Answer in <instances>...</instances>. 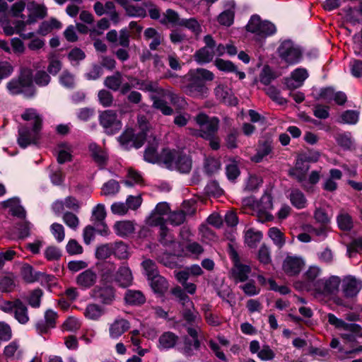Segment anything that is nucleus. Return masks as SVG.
Segmentation results:
<instances>
[{
  "instance_id": "nucleus-26",
  "label": "nucleus",
  "mask_w": 362,
  "mask_h": 362,
  "mask_svg": "<svg viewBox=\"0 0 362 362\" xmlns=\"http://www.w3.org/2000/svg\"><path fill=\"white\" fill-rule=\"evenodd\" d=\"M130 328V323L128 320L117 317L109 327V334L111 338L117 339Z\"/></svg>"
},
{
  "instance_id": "nucleus-16",
  "label": "nucleus",
  "mask_w": 362,
  "mask_h": 362,
  "mask_svg": "<svg viewBox=\"0 0 362 362\" xmlns=\"http://www.w3.org/2000/svg\"><path fill=\"white\" fill-rule=\"evenodd\" d=\"M106 211L105 206L98 204L94 207L92 211V221L96 227V230L103 235H107L109 233V229L105 222Z\"/></svg>"
},
{
  "instance_id": "nucleus-64",
  "label": "nucleus",
  "mask_w": 362,
  "mask_h": 362,
  "mask_svg": "<svg viewBox=\"0 0 362 362\" xmlns=\"http://www.w3.org/2000/svg\"><path fill=\"white\" fill-rule=\"evenodd\" d=\"M206 194L209 196L220 197L223 194V189L220 187L218 183L215 180L208 182L204 188Z\"/></svg>"
},
{
  "instance_id": "nucleus-35",
  "label": "nucleus",
  "mask_w": 362,
  "mask_h": 362,
  "mask_svg": "<svg viewBox=\"0 0 362 362\" xmlns=\"http://www.w3.org/2000/svg\"><path fill=\"white\" fill-rule=\"evenodd\" d=\"M124 300L128 305L136 306L144 304L146 298L141 291L129 289L125 293Z\"/></svg>"
},
{
  "instance_id": "nucleus-48",
  "label": "nucleus",
  "mask_w": 362,
  "mask_h": 362,
  "mask_svg": "<svg viewBox=\"0 0 362 362\" xmlns=\"http://www.w3.org/2000/svg\"><path fill=\"white\" fill-rule=\"evenodd\" d=\"M51 81L49 74L43 70L36 71L33 76V83L39 87H45L49 85Z\"/></svg>"
},
{
  "instance_id": "nucleus-32",
  "label": "nucleus",
  "mask_w": 362,
  "mask_h": 362,
  "mask_svg": "<svg viewBox=\"0 0 362 362\" xmlns=\"http://www.w3.org/2000/svg\"><path fill=\"white\" fill-rule=\"evenodd\" d=\"M3 30L7 36L13 35L16 33L24 39H30L33 37V32H26L27 24H15L16 26L13 27L10 24H3Z\"/></svg>"
},
{
  "instance_id": "nucleus-18",
  "label": "nucleus",
  "mask_w": 362,
  "mask_h": 362,
  "mask_svg": "<svg viewBox=\"0 0 362 362\" xmlns=\"http://www.w3.org/2000/svg\"><path fill=\"white\" fill-rule=\"evenodd\" d=\"M184 91L189 96L198 98L204 96L208 92V88L204 81H199L190 75L189 81L185 86Z\"/></svg>"
},
{
  "instance_id": "nucleus-47",
  "label": "nucleus",
  "mask_w": 362,
  "mask_h": 362,
  "mask_svg": "<svg viewBox=\"0 0 362 362\" xmlns=\"http://www.w3.org/2000/svg\"><path fill=\"white\" fill-rule=\"evenodd\" d=\"M101 194L104 196H114L119 192L120 186L115 180H110L102 187Z\"/></svg>"
},
{
  "instance_id": "nucleus-43",
  "label": "nucleus",
  "mask_w": 362,
  "mask_h": 362,
  "mask_svg": "<svg viewBox=\"0 0 362 362\" xmlns=\"http://www.w3.org/2000/svg\"><path fill=\"white\" fill-rule=\"evenodd\" d=\"M104 6L105 9V14L108 16L109 18H103L97 23H110V21H112V23H118L119 14L116 11L114 2L110 1H107Z\"/></svg>"
},
{
  "instance_id": "nucleus-36",
  "label": "nucleus",
  "mask_w": 362,
  "mask_h": 362,
  "mask_svg": "<svg viewBox=\"0 0 362 362\" xmlns=\"http://www.w3.org/2000/svg\"><path fill=\"white\" fill-rule=\"evenodd\" d=\"M159 23H198V21L194 18L181 19L177 12L171 8H168L165 13H163V18Z\"/></svg>"
},
{
  "instance_id": "nucleus-46",
  "label": "nucleus",
  "mask_w": 362,
  "mask_h": 362,
  "mask_svg": "<svg viewBox=\"0 0 362 362\" xmlns=\"http://www.w3.org/2000/svg\"><path fill=\"white\" fill-rule=\"evenodd\" d=\"M262 238V233L260 231L250 228L245 232V242L250 247H255Z\"/></svg>"
},
{
  "instance_id": "nucleus-17",
  "label": "nucleus",
  "mask_w": 362,
  "mask_h": 362,
  "mask_svg": "<svg viewBox=\"0 0 362 362\" xmlns=\"http://www.w3.org/2000/svg\"><path fill=\"white\" fill-rule=\"evenodd\" d=\"M21 275L23 279L27 283H33L38 281H52L53 276L46 274L44 272H36L33 267L28 264H23L21 268Z\"/></svg>"
},
{
  "instance_id": "nucleus-63",
  "label": "nucleus",
  "mask_w": 362,
  "mask_h": 362,
  "mask_svg": "<svg viewBox=\"0 0 362 362\" xmlns=\"http://www.w3.org/2000/svg\"><path fill=\"white\" fill-rule=\"evenodd\" d=\"M42 294V291L40 288L32 291L28 297V304L33 308H39L40 306Z\"/></svg>"
},
{
  "instance_id": "nucleus-3",
  "label": "nucleus",
  "mask_w": 362,
  "mask_h": 362,
  "mask_svg": "<svg viewBox=\"0 0 362 362\" xmlns=\"http://www.w3.org/2000/svg\"><path fill=\"white\" fill-rule=\"evenodd\" d=\"M129 80L135 81L137 85H139V90L152 93H156L160 97H167L173 105L182 106L185 103L182 97L172 92L169 89H165L159 86L157 81L148 79L141 80L136 77L129 76Z\"/></svg>"
},
{
  "instance_id": "nucleus-21",
  "label": "nucleus",
  "mask_w": 362,
  "mask_h": 362,
  "mask_svg": "<svg viewBox=\"0 0 362 362\" xmlns=\"http://www.w3.org/2000/svg\"><path fill=\"white\" fill-rule=\"evenodd\" d=\"M88 148L95 163L100 169L105 168L109 159L107 151L95 143L90 144Z\"/></svg>"
},
{
  "instance_id": "nucleus-8",
  "label": "nucleus",
  "mask_w": 362,
  "mask_h": 362,
  "mask_svg": "<svg viewBox=\"0 0 362 362\" xmlns=\"http://www.w3.org/2000/svg\"><path fill=\"white\" fill-rule=\"evenodd\" d=\"M0 310L6 313L13 314L14 318L21 325H25L30 320L28 307L19 298L4 300L0 305Z\"/></svg>"
},
{
  "instance_id": "nucleus-58",
  "label": "nucleus",
  "mask_w": 362,
  "mask_h": 362,
  "mask_svg": "<svg viewBox=\"0 0 362 362\" xmlns=\"http://www.w3.org/2000/svg\"><path fill=\"white\" fill-rule=\"evenodd\" d=\"M16 362H42L41 358L30 353H25L23 351H18L16 358Z\"/></svg>"
},
{
  "instance_id": "nucleus-9",
  "label": "nucleus",
  "mask_w": 362,
  "mask_h": 362,
  "mask_svg": "<svg viewBox=\"0 0 362 362\" xmlns=\"http://www.w3.org/2000/svg\"><path fill=\"white\" fill-rule=\"evenodd\" d=\"M341 281L337 276L318 279L314 284L313 292L315 296H330L336 294Z\"/></svg>"
},
{
  "instance_id": "nucleus-54",
  "label": "nucleus",
  "mask_w": 362,
  "mask_h": 362,
  "mask_svg": "<svg viewBox=\"0 0 362 362\" xmlns=\"http://www.w3.org/2000/svg\"><path fill=\"white\" fill-rule=\"evenodd\" d=\"M221 167L220 161L214 158V157H208L205 159L204 161V170L208 175H212L216 173Z\"/></svg>"
},
{
  "instance_id": "nucleus-10",
  "label": "nucleus",
  "mask_w": 362,
  "mask_h": 362,
  "mask_svg": "<svg viewBox=\"0 0 362 362\" xmlns=\"http://www.w3.org/2000/svg\"><path fill=\"white\" fill-rule=\"evenodd\" d=\"M194 120L199 127V135L204 139H211L215 136L218 129L219 119L216 117H209L204 113L198 114Z\"/></svg>"
},
{
  "instance_id": "nucleus-56",
  "label": "nucleus",
  "mask_w": 362,
  "mask_h": 362,
  "mask_svg": "<svg viewBox=\"0 0 362 362\" xmlns=\"http://www.w3.org/2000/svg\"><path fill=\"white\" fill-rule=\"evenodd\" d=\"M334 138L337 144L344 149H349L352 146L350 133H339L336 134Z\"/></svg>"
},
{
  "instance_id": "nucleus-44",
  "label": "nucleus",
  "mask_w": 362,
  "mask_h": 362,
  "mask_svg": "<svg viewBox=\"0 0 362 362\" xmlns=\"http://www.w3.org/2000/svg\"><path fill=\"white\" fill-rule=\"evenodd\" d=\"M104 313L105 311L100 305L96 303H90L85 309L84 315L89 320H98Z\"/></svg>"
},
{
  "instance_id": "nucleus-33",
  "label": "nucleus",
  "mask_w": 362,
  "mask_h": 362,
  "mask_svg": "<svg viewBox=\"0 0 362 362\" xmlns=\"http://www.w3.org/2000/svg\"><path fill=\"white\" fill-rule=\"evenodd\" d=\"M113 229L117 235L124 238L134 233L135 226L132 221H120L114 224Z\"/></svg>"
},
{
  "instance_id": "nucleus-31",
  "label": "nucleus",
  "mask_w": 362,
  "mask_h": 362,
  "mask_svg": "<svg viewBox=\"0 0 362 362\" xmlns=\"http://www.w3.org/2000/svg\"><path fill=\"white\" fill-rule=\"evenodd\" d=\"M165 148H163L160 153L157 151V147L153 145L148 146L144 151V160L151 163H158L164 166V160L163 155Z\"/></svg>"
},
{
  "instance_id": "nucleus-38",
  "label": "nucleus",
  "mask_w": 362,
  "mask_h": 362,
  "mask_svg": "<svg viewBox=\"0 0 362 362\" xmlns=\"http://www.w3.org/2000/svg\"><path fill=\"white\" fill-rule=\"evenodd\" d=\"M272 148L273 147L270 141H264L259 142L257 153L251 157V160L255 163L261 162L265 156H268L272 152Z\"/></svg>"
},
{
  "instance_id": "nucleus-29",
  "label": "nucleus",
  "mask_w": 362,
  "mask_h": 362,
  "mask_svg": "<svg viewBox=\"0 0 362 362\" xmlns=\"http://www.w3.org/2000/svg\"><path fill=\"white\" fill-rule=\"evenodd\" d=\"M322 270L319 267L310 266L303 274V284L310 291L314 290V284L318 280L317 278L321 274Z\"/></svg>"
},
{
  "instance_id": "nucleus-53",
  "label": "nucleus",
  "mask_w": 362,
  "mask_h": 362,
  "mask_svg": "<svg viewBox=\"0 0 362 362\" xmlns=\"http://www.w3.org/2000/svg\"><path fill=\"white\" fill-rule=\"evenodd\" d=\"M141 266L145 271L148 279L159 274L156 264L150 259L144 260L141 263Z\"/></svg>"
},
{
  "instance_id": "nucleus-25",
  "label": "nucleus",
  "mask_w": 362,
  "mask_h": 362,
  "mask_svg": "<svg viewBox=\"0 0 362 362\" xmlns=\"http://www.w3.org/2000/svg\"><path fill=\"white\" fill-rule=\"evenodd\" d=\"M259 218L261 219V221H271L273 218L272 214L267 212H263V211H267V210H270L273 208L272 203V197L270 193L266 192L261 197L259 204Z\"/></svg>"
},
{
  "instance_id": "nucleus-4",
  "label": "nucleus",
  "mask_w": 362,
  "mask_h": 362,
  "mask_svg": "<svg viewBox=\"0 0 362 362\" xmlns=\"http://www.w3.org/2000/svg\"><path fill=\"white\" fill-rule=\"evenodd\" d=\"M6 87L11 94H23L28 98L33 97L37 92L35 86L33 83V76L30 70L21 72L18 78L10 81Z\"/></svg>"
},
{
  "instance_id": "nucleus-51",
  "label": "nucleus",
  "mask_w": 362,
  "mask_h": 362,
  "mask_svg": "<svg viewBox=\"0 0 362 362\" xmlns=\"http://www.w3.org/2000/svg\"><path fill=\"white\" fill-rule=\"evenodd\" d=\"M304 231L310 233L311 235H315L319 240H323L327 237V227L321 226L318 228H315L312 225L307 224L303 226Z\"/></svg>"
},
{
  "instance_id": "nucleus-28",
  "label": "nucleus",
  "mask_w": 362,
  "mask_h": 362,
  "mask_svg": "<svg viewBox=\"0 0 362 362\" xmlns=\"http://www.w3.org/2000/svg\"><path fill=\"white\" fill-rule=\"evenodd\" d=\"M57 314L52 310H47L45 313V320L39 321L36 324V328L38 332L47 333L51 328L55 327Z\"/></svg>"
},
{
  "instance_id": "nucleus-2",
  "label": "nucleus",
  "mask_w": 362,
  "mask_h": 362,
  "mask_svg": "<svg viewBox=\"0 0 362 362\" xmlns=\"http://www.w3.org/2000/svg\"><path fill=\"white\" fill-rule=\"evenodd\" d=\"M164 167L180 173H189L192 167L191 158L182 151L166 148L163 153Z\"/></svg>"
},
{
  "instance_id": "nucleus-61",
  "label": "nucleus",
  "mask_w": 362,
  "mask_h": 362,
  "mask_svg": "<svg viewBox=\"0 0 362 362\" xmlns=\"http://www.w3.org/2000/svg\"><path fill=\"white\" fill-rule=\"evenodd\" d=\"M276 78V76L274 72L269 66H266L263 68L259 75V81L262 84L267 86Z\"/></svg>"
},
{
  "instance_id": "nucleus-37",
  "label": "nucleus",
  "mask_w": 362,
  "mask_h": 362,
  "mask_svg": "<svg viewBox=\"0 0 362 362\" xmlns=\"http://www.w3.org/2000/svg\"><path fill=\"white\" fill-rule=\"evenodd\" d=\"M291 204L298 209H302L307 206V199L304 194L298 189H291L289 196Z\"/></svg>"
},
{
  "instance_id": "nucleus-52",
  "label": "nucleus",
  "mask_w": 362,
  "mask_h": 362,
  "mask_svg": "<svg viewBox=\"0 0 362 362\" xmlns=\"http://www.w3.org/2000/svg\"><path fill=\"white\" fill-rule=\"evenodd\" d=\"M337 223L339 228L343 230H349L353 226L351 216L344 211H341L338 215Z\"/></svg>"
},
{
  "instance_id": "nucleus-14",
  "label": "nucleus",
  "mask_w": 362,
  "mask_h": 362,
  "mask_svg": "<svg viewBox=\"0 0 362 362\" xmlns=\"http://www.w3.org/2000/svg\"><path fill=\"white\" fill-rule=\"evenodd\" d=\"M91 296L103 305H111L115 300V289L111 286H95L91 291Z\"/></svg>"
},
{
  "instance_id": "nucleus-50",
  "label": "nucleus",
  "mask_w": 362,
  "mask_h": 362,
  "mask_svg": "<svg viewBox=\"0 0 362 362\" xmlns=\"http://www.w3.org/2000/svg\"><path fill=\"white\" fill-rule=\"evenodd\" d=\"M214 93L216 97V98L223 103H231L230 101V89L223 85H218L215 89H214Z\"/></svg>"
},
{
  "instance_id": "nucleus-24",
  "label": "nucleus",
  "mask_w": 362,
  "mask_h": 362,
  "mask_svg": "<svg viewBox=\"0 0 362 362\" xmlns=\"http://www.w3.org/2000/svg\"><path fill=\"white\" fill-rule=\"evenodd\" d=\"M245 28L259 37H266L276 31L274 24H246Z\"/></svg>"
},
{
  "instance_id": "nucleus-59",
  "label": "nucleus",
  "mask_w": 362,
  "mask_h": 362,
  "mask_svg": "<svg viewBox=\"0 0 362 362\" xmlns=\"http://www.w3.org/2000/svg\"><path fill=\"white\" fill-rule=\"evenodd\" d=\"M268 234L274 243L279 247H281L285 244L284 234L277 228H271L269 230Z\"/></svg>"
},
{
  "instance_id": "nucleus-5",
  "label": "nucleus",
  "mask_w": 362,
  "mask_h": 362,
  "mask_svg": "<svg viewBox=\"0 0 362 362\" xmlns=\"http://www.w3.org/2000/svg\"><path fill=\"white\" fill-rule=\"evenodd\" d=\"M139 123L141 132L135 134L133 129L128 128L117 138V141L124 148L128 149L131 147L139 148L144 144L146 138L147 123L144 120V117L139 119Z\"/></svg>"
},
{
  "instance_id": "nucleus-15",
  "label": "nucleus",
  "mask_w": 362,
  "mask_h": 362,
  "mask_svg": "<svg viewBox=\"0 0 362 362\" xmlns=\"http://www.w3.org/2000/svg\"><path fill=\"white\" fill-rule=\"evenodd\" d=\"M28 11V20H18L14 23H36L42 20L47 16V9L45 5H40L35 1L29 2L26 6Z\"/></svg>"
},
{
  "instance_id": "nucleus-62",
  "label": "nucleus",
  "mask_w": 362,
  "mask_h": 362,
  "mask_svg": "<svg viewBox=\"0 0 362 362\" xmlns=\"http://www.w3.org/2000/svg\"><path fill=\"white\" fill-rule=\"evenodd\" d=\"M185 213L182 210H179L171 212L168 216V221L171 225L180 226L185 222Z\"/></svg>"
},
{
  "instance_id": "nucleus-45",
  "label": "nucleus",
  "mask_w": 362,
  "mask_h": 362,
  "mask_svg": "<svg viewBox=\"0 0 362 362\" xmlns=\"http://www.w3.org/2000/svg\"><path fill=\"white\" fill-rule=\"evenodd\" d=\"M182 315L183 319L189 324L194 323L199 317L198 311L195 309L194 305L192 307L189 305L182 306Z\"/></svg>"
},
{
  "instance_id": "nucleus-41",
  "label": "nucleus",
  "mask_w": 362,
  "mask_h": 362,
  "mask_svg": "<svg viewBox=\"0 0 362 362\" xmlns=\"http://www.w3.org/2000/svg\"><path fill=\"white\" fill-rule=\"evenodd\" d=\"M25 8V3L23 1H19L13 4L10 9L8 8V11L5 13V16H2L1 19H0V23H10L8 20L6 19L8 16L13 17H23V15H21L22 11Z\"/></svg>"
},
{
  "instance_id": "nucleus-57",
  "label": "nucleus",
  "mask_w": 362,
  "mask_h": 362,
  "mask_svg": "<svg viewBox=\"0 0 362 362\" xmlns=\"http://www.w3.org/2000/svg\"><path fill=\"white\" fill-rule=\"evenodd\" d=\"M265 92L272 100L276 102L279 105H284L287 103L286 100L281 96L280 91L273 86L265 88Z\"/></svg>"
},
{
  "instance_id": "nucleus-49",
  "label": "nucleus",
  "mask_w": 362,
  "mask_h": 362,
  "mask_svg": "<svg viewBox=\"0 0 362 362\" xmlns=\"http://www.w3.org/2000/svg\"><path fill=\"white\" fill-rule=\"evenodd\" d=\"M113 254L119 259H127L129 258V252L128 246L122 241L113 243Z\"/></svg>"
},
{
  "instance_id": "nucleus-55",
  "label": "nucleus",
  "mask_w": 362,
  "mask_h": 362,
  "mask_svg": "<svg viewBox=\"0 0 362 362\" xmlns=\"http://www.w3.org/2000/svg\"><path fill=\"white\" fill-rule=\"evenodd\" d=\"M113 244L107 243L97 247L95 256L98 259H105L113 254Z\"/></svg>"
},
{
  "instance_id": "nucleus-13",
  "label": "nucleus",
  "mask_w": 362,
  "mask_h": 362,
  "mask_svg": "<svg viewBox=\"0 0 362 362\" xmlns=\"http://www.w3.org/2000/svg\"><path fill=\"white\" fill-rule=\"evenodd\" d=\"M204 41L206 46L197 50L194 54V59L199 64L209 63L213 60L214 57L216 42L214 38L210 35H207L204 37Z\"/></svg>"
},
{
  "instance_id": "nucleus-27",
  "label": "nucleus",
  "mask_w": 362,
  "mask_h": 362,
  "mask_svg": "<svg viewBox=\"0 0 362 362\" xmlns=\"http://www.w3.org/2000/svg\"><path fill=\"white\" fill-rule=\"evenodd\" d=\"M98 275L93 269H88L76 276V284L80 287L86 289L95 285Z\"/></svg>"
},
{
  "instance_id": "nucleus-40",
  "label": "nucleus",
  "mask_w": 362,
  "mask_h": 362,
  "mask_svg": "<svg viewBox=\"0 0 362 362\" xmlns=\"http://www.w3.org/2000/svg\"><path fill=\"white\" fill-rule=\"evenodd\" d=\"M163 97L158 96L155 93L151 96L153 100V107L160 110L164 115H171L173 114V108L168 105V103L162 99Z\"/></svg>"
},
{
  "instance_id": "nucleus-30",
  "label": "nucleus",
  "mask_w": 362,
  "mask_h": 362,
  "mask_svg": "<svg viewBox=\"0 0 362 362\" xmlns=\"http://www.w3.org/2000/svg\"><path fill=\"white\" fill-rule=\"evenodd\" d=\"M224 10L217 16L218 23H234L235 3L233 0L225 3Z\"/></svg>"
},
{
  "instance_id": "nucleus-11",
  "label": "nucleus",
  "mask_w": 362,
  "mask_h": 362,
  "mask_svg": "<svg viewBox=\"0 0 362 362\" xmlns=\"http://www.w3.org/2000/svg\"><path fill=\"white\" fill-rule=\"evenodd\" d=\"M229 255L233 263V267L231 269V276L233 280L236 283L247 281L251 272L250 267L241 263L238 252L230 245H229Z\"/></svg>"
},
{
  "instance_id": "nucleus-12",
  "label": "nucleus",
  "mask_w": 362,
  "mask_h": 362,
  "mask_svg": "<svg viewBox=\"0 0 362 362\" xmlns=\"http://www.w3.org/2000/svg\"><path fill=\"white\" fill-rule=\"evenodd\" d=\"M99 122L105 132L109 135L117 133L122 126L117 112L113 110H107L102 112L99 115Z\"/></svg>"
},
{
  "instance_id": "nucleus-1",
  "label": "nucleus",
  "mask_w": 362,
  "mask_h": 362,
  "mask_svg": "<svg viewBox=\"0 0 362 362\" xmlns=\"http://www.w3.org/2000/svg\"><path fill=\"white\" fill-rule=\"evenodd\" d=\"M21 117L25 121H33L32 129L27 126H21L18 128V144L25 148L31 144H37L40 139L42 118L33 108L25 110Z\"/></svg>"
},
{
  "instance_id": "nucleus-20",
  "label": "nucleus",
  "mask_w": 362,
  "mask_h": 362,
  "mask_svg": "<svg viewBox=\"0 0 362 362\" xmlns=\"http://www.w3.org/2000/svg\"><path fill=\"white\" fill-rule=\"evenodd\" d=\"M341 283L342 292L346 298L356 296L362 288L361 282L351 276H346Z\"/></svg>"
},
{
  "instance_id": "nucleus-23",
  "label": "nucleus",
  "mask_w": 362,
  "mask_h": 362,
  "mask_svg": "<svg viewBox=\"0 0 362 362\" xmlns=\"http://www.w3.org/2000/svg\"><path fill=\"white\" fill-rule=\"evenodd\" d=\"M304 262L302 259L297 257L288 256L283 263V269L285 273L289 276L298 274L303 267Z\"/></svg>"
},
{
  "instance_id": "nucleus-22",
  "label": "nucleus",
  "mask_w": 362,
  "mask_h": 362,
  "mask_svg": "<svg viewBox=\"0 0 362 362\" xmlns=\"http://www.w3.org/2000/svg\"><path fill=\"white\" fill-rule=\"evenodd\" d=\"M310 168L309 165L303 161L297 160L294 168L289 170V175L300 182L304 188L306 187L307 172Z\"/></svg>"
},
{
  "instance_id": "nucleus-19",
  "label": "nucleus",
  "mask_w": 362,
  "mask_h": 362,
  "mask_svg": "<svg viewBox=\"0 0 362 362\" xmlns=\"http://www.w3.org/2000/svg\"><path fill=\"white\" fill-rule=\"evenodd\" d=\"M114 281L122 288H127L132 284L133 275L126 263H123L115 274Z\"/></svg>"
},
{
  "instance_id": "nucleus-42",
  "label": "nucleus",
  "mask_w": 362,
  "mask_h": 362,
  "mask_svg": "<svg viewBox=\"0 0 362 362\" xmlns=\"http://www.w3.org/2000/svg\"><path fill=\"white\" fill-rule=\"evenodd\" d=\"M148 280L150 281V285L156 293H163L168 288V281L160 274H158Z\"/></svg>"
},
{
  "instance_id": "nucleus-60",
  "label": "nucleus",
  "mask_w": 362,
  "mask_h": 362,
  "mask_svg": "<svg viewBox=\"0 0 362 362\" xmlns=\"http://www.w3.org/2000/svg\"><path fill=\"white\" fill-rule=\"evenodd\" d=\"M172 293L179 299L182 306L186 305H189L191 307L193 306V302L191 300L190 298L185 293V291L182 289L180 287L177 286L174 288L172 291Z\"/></svg>"
},
{
  "instance_id": "nucleus-7",
  "label": "nucleus",
  "mask_w": 362,
  "mask_h": 362,
  "mask_svg": "<svg viewBox=\"0 0 362 362\" xmlns=\"http://www.w3.org/2000/svg\"><path fill=\"white\" fill-rule=\"evenodd\" d=\"M327 319L329 323L334 326L335 328L348 332L347 333L341 334V337L346 342L354 343L356 337H362V327L360 325L354 323H346L332 313L327 315Z\"/></svg>"
},
{
  "instance_id": "nucleus-34",
  "label": "nucleus",
  "mask_w": 362,
  "mask_h": 362,
  "mask_svg": "<svg viewBox=\"0 0 362 362\" xmlns=\"http://www.w3.org/2000/svg\"><path fill=\"white\" fill-rule=\"evenodd\" d=\"M179 337L172 332H163L158 339V347L161 349L173 348L178 341Z\"/></svg>"
},
{
  "instance_id": "nucleus-6",
  "label": "nucleus",
  "mask_w": 362,
  "mask_h": 362,
  "mask_svg": "<svg viewBox=\"0 0 362 362\" xmlns=\"http://www.w3.org/2000/svg\"><path fill=\"white\" fill-rule=\"evenodd\" d=\"M279 58L288 65H294L303 57L301 47L291 39L281 40L277 48Z\"/></svg>"
},
{
  "instance_id": "nucleus-39",
  "label": "nucleus",
  "mask_w": 362,
  "mask_h": 362,
  "mask_svg": "<svg viewBox=\"0 0 362 362\" xmlns=\"http://www.w3.org/2000/svg\"><path fill=\"white\" fill-rule=\"evenodd\" d=\"M123 82L122 74L117 71L112 75L108 76L105 78L104 85L113 91L119 90Z\"/></svg>"
}]
</instances>
